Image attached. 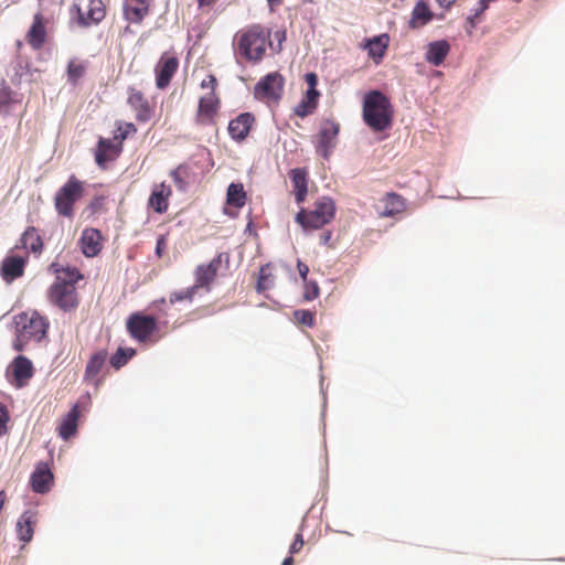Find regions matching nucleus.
Instances as JSON below:
<instances>
[{
	"instance_id": "obj_1",
	"label": "nucleus",
	"mask_w": 565,
	"mask_h": 565,
	"mask_svg": "<svg viewBox=\"0 0 565 565\" xmlns=\"http://www.w3.org/2000/svg\"><path fill=\"white\" fill-rule=\"evenodd\" d=\"M270 31L260 24H252L238 30L232 42L237 63H259L270 45Z\"/></svg>"
},
{
	"instance_id": "obj_2",
	"label": "nucleus",
	"mask_w": 565,
	"mask_h": 565,
	"mask_svg": "<svg viewBox=\"0 0 565 565\" xmlns=\"http://www.w3.org/2000/svg\"><path fill=\"white\" fill-rule=\"evenodd\" d=\"M50 268L56 278L47 289L49 301L64 312L74 311L79 305L75 285L83 279V275L75 267H61L56 263Z\"/></svg>"
},
{
	"instance_id": "obj_3",
	"label": "nucleus",
	"mask_w": 565,
	"mask_h": 565,
	"mask_svg": "<svg viewBox=\"0 0 565 565\" xmlns=\"http://www.w3.org/2000/svg\"><path fill=\"white\" fill-rule=\"evenodd\" d=\"M362 117L372 131H384L393 124L394 107L382 92L370 90L363 98Z\"/></svg>"
},
{
	"instance_id": "obj_4",
	"label": "nucleus",
	"mask_w": 565,
	"mask_h": 565,
	"mask_svg": "<svg viewBox=\"0 0 565 565\" xmlns=\"http://www.w3.org/2000/svg\"><path fill=\"white\" fill-rule=\"evenodd\" d=\"M13 349L21 352L30 342H40L47 332L49 321L36 311L21 312L14 317Z\"/></svg>"
},
{
	"instance_id": "obj_5",
	"label": "nucleus",
	"mask_w": 565,
	"mask_h": 565,
	"mask_svg": "<svg viewBox=\"0 0 565 565\" xmlns=\"http://www.w3.org/2000/svg\"><path fill=\"white\" fill-rule=\"evenodd\" d=\"M335 215V204L330 198L318 199L312 209H300L296 215V222L303 230H319L329 224Z\"/></svg>"
},
{
	"instance_id": "obj_6",
	"label": "nucleus",
	"mask_w": 565,
	"mask_h": 565,
	"mask_svg": "<svg viewBox=\"0 0 565 565\" xmlns=\"http://www.w3.org/2000/svg\"><path fill=\"white\" fill-rule=\"evenodd\" d=\"M85 193V182L72 174L54 195V207L58 215L72 218L74 205Z\"/></svg>"
},
{
	"instance_id": "obj_7",
	"label": "nucleus",
	"mask_w": 565,
	"mask_h": 565,
	"mask_svg": "<svg viewBox=\"0 0 565 565\" xmlns=\"http://www.w3.org/2000/svg\"><path fill=\"white\" fill-rule=\"evenodd\" d=\"M127 330L132 339L141 343H154L161 338L154 337L158 331L157 319L139 312L129 316Z\"/></svg>"
},
{
	"instance_id": "obj_8",
	"label": "nucleus",
	"mask_w": 565,
	"mask_h": 565,
	"mask_svg": "<svg viewBox=\"0 0 565 565\" xmlns=\"http://www.w3.org/2000/svg\"><path fill=\"white\" fill-rule=\"evenodd\" d=\"M228 267L230 264V255L228 253L222 252L218 253L213 259H211L207 264H201L196 266L194 270L195 284L199 288H204L210 291L211 286L218 276V271L222 265Z\"/></svg>"
},
{
	"instance_id": "obj_9",
	"label": "nucleus",
	"mask_w": 565,
	"mask_h": 565,
	"mask_svg": "<svg viewBox=\"0 0 565 565\" xmlns=\"http://www.w3.org/2000/svg\"><path fill=\"white\" fill-rule=\"evenodd\" d=\"M78 24L92 26L102 22L106 17V6L103 0H74L73 4Z\"/></svg>"
},
{
	"instance_id": "obj_10",
	"label": "nucleus",
	"mask_w": 565,
	"mask_h": 565,
	"mask_svg": "<svg viewBox=\"0 0 565 565\" xmlns=\"http://www.w3.org/2000/svg\"><path fill=\"white\" fill-rule=\"evenodd\" d=\"M285 79L278 72H273L259 79L255 85L254 94L260 100L277 102L281 98Z\"/></svg>"
},
{
	"instance_id": "obj_11",
	"label": "nucleus",
	"mask_w": 565,
	"mask_h": 565,
	"mask_svg": "<svg viewBox=\"0 0 565 565\" xmlns=\"http://www.w3.org/2000/svg\"><path fill=\"white\" fill-rule=\"evenodd\" d=\"M340 132V124L334 119H324L318 132L317 151L328 158L337 145V138Z\"/></svg>"
},
{
	"instance_id": "obj_12",
	"label": "nucleus",
	"mask_w": 565,
	"mask_h": 565,
	"mask_svg": "<svg viewBox=\"0 0 565 565\" xmlns=\"http://www.w3.org/2000/svg\"><path fill=\"white\" fill-rule=\"evenodd\" d=\"M221 107V99L216 93L207 92L199 99L195 121L200 126H207L215 122V117Z\"/></svg>"
},
{
	"instance_id": "obj_13",
	"label": "nucleus",
	"mask_w": 565,
	"mask_h": 565,
	"mask_svg": "<svg viewBox=\"0 0 565 565\" xmlns=\"http://www.w3.org/2000/svg\"><path fill=\"white\" fill-rule=\"evenodd\" d=\"M179 67V60L168 53L162 54L158 61L156 72V85L159 89H164L169 86L173 75Z\"/></svg>"
},
{
	"instance_id": "obj_14",
	"label": "nucleus",
	"mask_w": 565,
	"mask_h": 565,
	"mask_svg": "<svg viewBox=\"0 0 565 565\" xmlns=\"http://www.w3.org/2000/svg\"><path fill=\"white\" fill-rule=\"evenodd\" d=\"M122 151V146L115 139L99 138L95 149V161L102 169L110 161L116 160Z\"/></svg>"
},
{
	"instance_id": "obj_15",
	"label": "nucleus",
	"mask_w": 565,
	"mask_h": 565,
	"mask_svg": "<svg viewBox=\"0 0 565 565\" xmlns=\"http://www.w3.org/2000/svg\"><path fill=\"white\" fill-rule=\"evenodd\" d=\"M129 106L136 113V119L141 122L149 121L153 116V107H151L145 95L136 89L129 88V95L127 99Z\"/></svg>"
},
{
	"instance_id": "obj_16",
	"label": "nucleus",
	"mask_w": 565,
	"mask_h": 565,
	"mask_svg": "<svg viewBox=\"0 0 565 565\" xmlns=\"http://www.w3.org/2000/svg\"><path fill=\"white\" fill-rule=\"evenodd\" d=\"M28 257L18 255H8L1 263V276L7 282H11L20 278L24 274Z\"/></svg>"
},
{
	"instance_id": "obj_17",
	"label": "nucleus",
	"mask_w": 565,
	"mask_h": 565,
	"mask_svg": "<svg viewBox=\"0 0 565 565\" xmlns=\"http://www.w3.org/2000/svg\"><path fill=\"white\" fill-rule=\"evenodd\" d=\"M79 247L86 257L98 255L103 248V236L97 228L88 227L82 232Z\"/></svg>"
},
{
	"instance_id": "obj_18",
	"label": "nucleus",
	"mask_w": 565,
	"mask_h": 565,
	"mask_svg": "<svg viewBox=\"0 0 565 565\" xmlns=\"http://www.w3.org/2000/svg\"><path fill=\"white\" fill-rule=\"evenodd\" d=\"M254 122L255 117L250 113H242L230 121L228 134L232 139L242 142L247 138Z\"/></svg>"
},
{
	"instance_id": "obj_19",
	"label": "nucleus",
	"mask_w": 565,
	"mask_h": 565,
	"mask_svg": "<svg viewBox=\"0 0 565 565\" xmlns=\"http://www.w3.org/2000/svg\"><path fill=\"white\" fill-rule=\"evenodd\" d=\"M38 523V512L33 510L24 511L18 519L15 524V532L19 541L29 543L34 534V529Z\"/></svg>"
},
{
	"instance_id": "obj_20",
	"label": "nucleus",
	"mask_w": 565,
	"mask_h": 565,
	"mask_svg": "<svg viewBox=\"0 0 565 565\" xmlns=\"http://www.w3.org/2000/svg\"><path fill=\"white\" fill-rule=\"evenodd\" d=\"M25 39L33 50H40L43 47L46 41V28L44 17L41 12L34 14L33 22Z\"/></svg>"
},
{
	"instance_id": "obj_21",
	"label": "nucleus",
	"mask_w": 565,
	"mask_h": 565,
	"mask_svg": "<svg viewBox=\"0 0 565 565\" xmlns=\"http://www.w3.org/2000/svg\"><path fill=\"white\" fill-rule=\"evenodd\" d=\"M107 356L108 353L106 350H99L92 354L85 367L84 380L86 382H89L94 385L99 384V373L105 365Z\"/></svg>"
},
{
	"instance_id": "obj_22",
	"label": "nucleus",
	"mask_w": 565,
	"mask_h": 565,
	"mask_svg": "<svg viewBox=\"0 0 565 565\" xmlns=\"http://www.w3.org/2000/svg\"><path fill=\"white\" fill-rule=\"evenodd\" d=\"M32 490L36 493H46L53 484V473L47 465L39 463L30 480Z\"/></svg>"
},
{
	"instance_id": "obj_23",
	"label": "nucleus",
	"mask_w": 565,
	"mask_h": 565,
	"mask_svg": "<svg viewBox=\"0 0 565 565\" xmlns=\"http://www.w3.org/2000/svg\"><path fill=\"white\" fill-rule=\"evenodd\" d=\"M390 44V35L383 33L370 39H366L363 49L367 51L369 56L379 64L384 57Z\"/></svg>"
},
{
	"instance_id": "obj_24",
	"label": "nucleus",
	"mask_w": 565,
	"mask_h": 565,
	"mask_svg": "<svg viewBox=\"0 0 565 565\" xmlns=\"http://www.w3.org/2000/svg\"><path fill=\"white\" fill-rule=\"evenodd\" d=\"M406 209L405 199L394 192L386 193L381 200V206L379 207V214L382 217L394 216L403 213Z\"/></svg>"
},
{
	"instance_id": "obj_25",
	"label": "nucleus",
	"mask_w": 565,
	"mask_h": 565,
	"mask_svg": "<svg viewBox=\"0 0 565 565\" xmlns=\"http://www.w3.org/2000/svg\"><path fill=\"white\" fill-rule=\"evenodd\" d=\"M10 369L19 387L23 386L33 375L32 362L24 355H18Z\"/></svg>"
},
{
	"instance_id": "obj_26",
	"label": "nucleus",
	"mask_w": 565,
	"mask_h": 565,
	"mask_svg": "<svg viewBox=\"0 0 565 565\" xmlns=\"http://www.w3.org/2000/svg\"><path fill=\"white\" fill-rule=\"evenodd\" d=\"M81 415L79 406L75 404L72 409L62 418L57 433L58 436L67 440L77 433V422Z\"/></svg>"
},
{
	"instance_id": "obj_27",
	"label": "nucleus",
	"mask_w": 565,
	"mask_h": 565,
	"mask_svg": "<svg viewBox=\"0 0 565 565\" xmlns=\"http://www.w3.org/2000/svg\"><path fill=\"white\" fill-rule=\"evenodd\" d=\"M449 52L450 44L446 40L430 42L427 45L425 60L434 66H439L444 63Z\"/></svg>"
},
{
	"instance_id": "obj_28",
	"label": "nucleus",
	"mask_w": 565,
	"mask_h": 565,
	"mask_svg": "<svg viewBox=\"0 0 565 565\" xmlns=\"http://www.w3.org/2000/svg\"><path fill=\"white\" fill-rule=\"evenodd\" d=\"M125 17L132 23H140L149 12V0H126Z\"/></svg>"
},
{
	"instance_id": "obj_29",
	"label": "nucleus",
	"mask_w": 565,
	"mask_h": 565,
	"mask_svg": "<svg viewBox=\"0 0 565 565\" xmlns=\"http://www.w3.org/2000/svg\"><path fill=\"white\" fill-rule=\"evenodd\" d=\"M19 243L22 248L29 249L34 255H41L43 252V239L34 226H28L22 233Z\"/></svg>"
},
{
	"instance_id": "obj_30",
	"label": "nucleus",
	"mask_w": 565,
	"mask_h": 565,
	"mask_svg": "<svg viewBox=\"0 0 565 565\" xmlns=\"http://www.w3.org/2000/svg\"><path fill=\"white\" fill-rule=\"evenodd\" d=\"M171 195V189L164 183L157 185L150 198L149 206L152 207L157 213H166L169 206L168 199Z\"/></svg>"
},
{
	"instance_id": "obj_31",
	"label": "nucleus",
	"mask_w": 565,
	"mask_h": 565,
	"mask_svg": "<svg viewBox=\"0 0 565 565\" xmlns=\"http://www.w3.org/2000/svg\"><path fill=\"white\" fill-rule=\"evenodd\" d=\"M290 178L294 185L296 202L301 204L305 202L308 193L307 172L303 169L296 168L290 171Z\"/></svg>"
},
{
	"instance_id": "obj_32",
	"label": "nucleus",
	"mask_w": 565,
	"mask_h": 565,
	"mask_svg": "<svg viewBox=\"0 0 565 565\" xmlns=\"http://www.w3.org/2000/svg\"><path fill=\"white\" fill-rule=\"evenodd\" d=\"M434 18L428 4L425 1H419L415 4L412 11V18L409 26L412 29H418L429 23Z\"/></svg>"
},
{
	"instance_id": "obj_33",
	"label": "nucleus",
	"mask_w": 565,
	"mask_h": 565,
	"mask_svg": "<svg viewBox=\"0 0 565 565\" xmlns=\"http://www.w3.org/2000/svg\"><path fill=\"white\" fill-rule=\"evenodd\" d=\"M226 202L235 207H243L246 202V193L242 183H231L227 188Z\"/></svg>"
},
{
	"instance_id": "obj_34",
	"label": "nucleus",
	"mask_w": 565,
	"mask_h": 565,
	"mask_svg": "<svg viewBox=\"0 0 565 565\" xmlns=\"http://www.w3.org/2000/svg\"><path fill=\"white\" fill-rule=\"evenodd\" d=\"M86 72V64L76 60H71L67 65V81L76 85Z\"/></svg>"
},
{
	"instance_id": "obj_35",
	"label": "nucleus",
	"mask_w": 565,
	"mask_h": 565,
	"mask_svg": "<svg viewBox=\"0 0 565 565\" xmlns=\"http://www.w3.org/2000/svg\"><path fill=\"white\" fill-rule=\"evenodd\" d=\"M294 322L299 327L313 328L316 326V312L298 309L292 312Z\"/></svg>"
},
{
	"instance_id": "obj_36",
	"label": "nucleus",
	"mask_w": 565,
	"mask_h": 565,
	"mask_svg": "<svg viewBox=\"0 0 565 565\" xmlns=\"http://www.w3.org/2000/svg\"><path fill=\"white\" fill-rule=\"evenodd\" d=\"M274 285V278L271 274L270 265H264L260 267L259 276L256 285V289L258 292H264L271 288Z\"/></svg>"
},
{
	"instance_id": "obj_37",
	"label": "nucleus",
	"mask_w": 565,
	"mask_h": 565,
	"mask_svg": "<svg viewBox=\"0 0 565 565\" xmlns=\"http://www.w3.org/2000/svg\"><path fill=\"white\" fill-rule=\"evenodd\" d=\"M136 351L134 349H122L119 348L115 354L110 358V365L119 370L124 365L128 363V361L135 355Z\"/></svg>"
},
{
	"instance_id": "obj_38",
	"label": "nucleus",
	"mask_w": 565,
	"mask_h": 565,
	"mask_svg": "<svg viewBox=\"0 0 565 565\" xmlns=\"http://www.w3.org/2000/svg\"><path fill=\"white\" fill-rule=\"evenodd\" d=\"M199 289L200 288L196 287V284L194 282V285L189 288L172 292L169 297V301L171 305H174L180 301L192 302Z\"/></svg>"
},
{
	"instance_id": "obj_39",
	"label": "nucleus",
	"mask_w": 565,
	"mask_h": 565,
	"mask_svg": "<svg viewBox=\"0 0 565 565\" xmlns=\"http://www.w3.org/2000/svg\"><path fill=\"white\" fill-rule=\"evenodd\" d=\"M318 106V102L309 100V98L303 97L300 103L295 107L294 113L300 117L305 118L311 115Z\"/></svg>"
},
{
	"instance_id": "obj_40",
	"label": "nucleus",
	"mask_w": 565,
	"mask_h": 565,
	"mask_svg": "<svg viewBox=\"0 0 565 565\" xmlns=\"http://www.w3.org/2000/svg\"><path fill=\"white\" fill-rule=\"evenodd\" d=\"M136 131V126L132 122H127L124 127H118L117 134L114 136V139L122 146L124 140H126L129 135H132Z\"/></svg>"
},
{
	"instance_id": "obj_41",
	"label": "nucleus",
	"mask_w": 565,
	"mask_h": 565,
	"mask_svg": "<svg viewBox=\"0 0 565 565\" xmlns=\"http://www.w3.org/2000/svg\"><path fill=\"white\" fill-rule=\"evenodd\" d=\"M186 167L179 166L175 170L171 172V178L175 183L177 188L180 190H184L186 186V181L184 180L186 177Z\"/></svg>"
},
{
	"instance_id": "obj_42",
	"label": "nucleus",
	"mask_w": 565,
	"mask_h": 565,
	"mask_svg": "<svg viewBox=\"0 0 565 565\" xmlns=\"http://www.w3.org/2000/svg\"><path fill=\"white\" fill-rule=\"evenodd\" d=\"M305 282V291H303V299L307 301H311L316 298H318L320 294V289L317 282L315 281H303Z\"/></svg>"
},
{
	"instance_id": "obj_43",
	"label": "nucleus",
	"mask_w": 565,
	"mask_h": 565,
	"mask_svg": "<svg viewBox=\"0 0 565 565\" xmlns=\"http://www.w3.org/2000/svg\"><path fill=\"white\" fill-rule=\"evenodd\" d=\"M9 418L10 417L7 407L0 403V436L7 433V424L9 422Z\"/></svg>"
},
{
	"instance_id": "obj_44",
	"label": "nucleus",
	"mask_w": 565,
	"mask_h": 565,
	"mask_svg": "<svg viewBox=\"0 0 565 565\" xmlns=\"http://www.w3.org/2000/svg\"><path fill=\"white\" fill-rule=\"evenodd\" d=\"M217 79L213 74H209L202 82L201 88L216 93Z\"/></svg>"
},
{
	"instance_id": "obj_45",
	"label": "nucleus",
	"mask_w": 565,
	"mask_h": 565,
	"mask_svg": "<svg viewBox=\"0 0 565 565\" xmlns=\"http://www.w3.org/2000/svg\"><path fill=\"white\" fill-rule=\"evenodd\" d=\"M303 544H305V542H303L302 534L301 533L296 534L295 540L289 547V553L290 554L299 553L301 551V548L303 547Z\"/></svg>"
},
{
	"instance_id": "obj_46",
	"label": "nucleus",
	"mask_w": 565,
	"mask_h": 565,
	"mask_svg": "<svg viewBox=\"0 0 565 565\" xmlns=\"http://www.w3.org/2000/svg\"><path fill=\"white\" fill-rule=\"evenodd\" d=\"M167 249V235H160L157 238L156 255L161 258Z\"/></svg>"
},
{
	"instance_id": "obj_47",
	"label": "nucleus",
	"mask_w": 565,
	"mask_h": 565,
	"mask_svg": "<svg viewBox=\"0 0 565 565\" xmlns=\"http://www.w3.org/2000/svg\"><path fill=\"white\" fill-rule=\"evenodd\" d=\"M297 268H298L299 275L302 278V280L307 281L308 274H309V267L305 263L298 260Z\"/></svg>"
},
{
	"instance_id": "obj_48",
	"label": "nucleus",
	"mask_w": 565,
	"mask_h": 565,
	"mask_svg": "<svg viewBox=\"0 0 565 565\" xmlns=\"http://www.w3.org/2000/svg\"><path fill=\"white\" fill-rule=\"evenodd\" d=\"M306 83L308 85V88L316 87L318 84V76L316 73H307L306 76Z\"/></svg>"
},
{
	"instance_id": "obj_49",
	"label": "nucleus",
	"mask_w": 565,
	"mask_h": 565,
	"mask_svg": "<svg viewBox=\"0 0 565 565\" xmlns=\"http://www.w3.org/2000/svg\"><path fill=\"white\" fill-rule=\"evenodd\" d=\"M319 96H320V93L317 90L316 87L308 88L306 92V95H305V97L309 98V100L311 99V100H316V102H318Z\"/></svg>"
},
{
	"instance_id": "obj_50",
	"label": "nucleus",
	"mask_w": 565,
	"mask_h": 565,
	"mask_svg": "<svg viewBox=\"0 0 565 565\" xmlns=\"http://www.w3.org/2000/svg\"><path fill=\"white\" fill-rule=\"evenodd\" d=\"M215 2H216V0H198V6H199V8L211 7Z\"/></svg>"
},
{
	"instance_id": "obj_51",
	"label": "nucleus",
	"mask_w": 565,
	"mask_h": 565,
	"mask_svg": "<svg viewBox=\"0 0 565 565\" xmlns=\"http://www.w3.org/2000/svg\"><path fill=\"white\" fill-rule=\"evenodd\" d=\"M436 1L438 2V4L440 7L448 9V8H450L454 4V2L456 0H436Z\"/></svg>"
},
{
	"instance_id": "obj_52",
	"label": "nucleus",
	"mask_w": 565,
	"mask_h": 565,
	"mask_svg": "<svg viewBox=\"0 0 565 565\" xmlns=\"http://www.w3.org/2000/svg\"><path fill=\"white\" fill-rule=\"evenodd\" d=\"M281 565H294L292 556L286 557Z\"/></svg>"
},
{
	"instance_id": "obj_53",
	"label": "nucleus",
	"mask_w": 565,
	"mask_h": 565,
	"mask_svg": "<svg viewBox=\"0 0 565 565\" xmlns=\"http://www.w3.org/2000/svg\"><path fill=\"white\" fill-rule=\"evenodd\" d=\"M330 237H331V233H330V232H328V233L323 234V236H322V238H323V243H328V241L330 239Z\"/></svg>"
},
{
	"instance_id": "obj_54",
	"label": "nucleus",
	"mask_w": 565,
	"mask_h": 565,
	"mask_svg": "<svg viewBox=\"0 0 565 565\" xmlns=\"http://www.w3.org/2000/svg\"><path fill=\"white\" fill-rule=\"evenodd\" d=\"M270 6L273 4H279L281 0H267Z\"/></svg>"
}]
</instances>
